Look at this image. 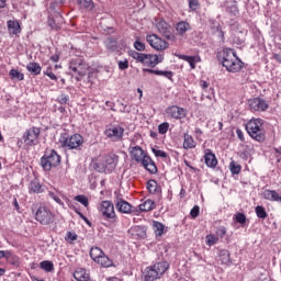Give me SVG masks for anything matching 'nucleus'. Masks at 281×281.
<instances>
[{
  "label": "nucleus",
  "mask_w": 281,
  "mask_h": 281,
  "mask_svg": "<svg viewBox=\"0 0 281 281\" xmlns=\"http://www.w3.org/2000/svg\"><path fill=\"white\" fill-rule=\"evenodd\" d=\"M130 155L134 161L140 164L147 172L150 175H157V165L153 161V158L144 153V149L139 146H134L130 148Z\"/></svg>",
  "instance_id": "1"
},
{
  "label": "nucleus",
  "mask_w": 281,
  "mask_h": 281,
  "mask_svg": "<svg viewBox=\"0 0 281 281\" xmlns=\"http://www.w3.org/2000/svg\"><path fill=\"white\" fill-rule=\"evenodd\" d=\"M159 261L156 263L147 267L144 271L143 274V280L144 281H155V280H160V278L170 269V263L168 261L158 258Z\"/></svg>",
  "instance_id": "2"
},
{
  "label": "nucleus",
  "mask_w": 281,
  "mask_h": 281,
  "mask_svg": "<svg viewBox=\"0 0 281 281\" xmlns=\"http://www.w3.org/2000/svg\"><path fill=\"white\" fill-rule=\"evenodd\" d=\"M246 131L255 142L262 144L267 139V132L265 131V121L262 119H251L246 123Z\"/></svg>",
  "instance_id": "3"
},
{
  "label": "nucleus",
  "mask_w": 281,
  "mask_h": 281,
  "mask_svg": "<svg viewBox=\"0 0 281 281\" xmlns=\"http://www.w3.org/2000/svg\"><path fill=\"white\" fill-rule=\"evenodd\" d=\"M85 144V138L80 134H69L64 133L59 136V146L65 148V150H80V146Z\"/></svg>",
  "instance_id": "4"
},
{
  "label": "nucleus",
  "mask_w": 281,
  "mask_h": 281,
  "mask_svg": "<svg viewBox=\"0 0 281 281\" xmlns=\"http://www.w3.org/2000/svg\"><path fill=\"white\" fill-rule=\"evenodd\" d=\"M131 58H134L137 63H142L145 67H157L159 63H164V55H151L138 53L136 50H130Z\"/></svg>",
  "instance_id": "5"
},
{
  "label": "nucleus",
  "mask_w": 281,
  "mask_h": 281,
  "mask_svg": "<svg viewBox=\"0 0 281 281\" xmlns=\"http://www.w3.org/2000/svg\"><path fill=\"white\" fill-rule=\"evenodd\" d=\"M41 166L43 170L49 172L52 168H58L60 166V155L55 149L47 150L41 158Z\"/></svg>",
  "instance_id": "6"
},
{
  "label": "nucleus",
  "mask_w": 281,
  "mask_h": 281,
  "mask_svg": "<svg viewBox=\"0 0 281 281\" xmlns=\"http://www.w3.org/2000/svg\"><path fill=\"white\" fill-rule=\"evenodd\" d=\"M99 212L104 221L114 223V221L117 218V215L115 214V205L109 200H103L100 203Z\"/></svg>",
  "instance_id": "7"
},
{
  "label": "nucleus",
  "mask_w": 281,
  "mask_h": 281,
  "mask_svg": "<svg viewBox=\"0 0 281 281\" xmlns=\"http://www.w3.org/2000/svg\"><path fill=\"white\" fill-rule=\"evenodd\" d=\"M35 221L41 225H52L54 223V213L49 207L40 205L35 212Z\"/></svg>",
  "instance_id": "8"
},
{
  "label": "nucleus",
  "mask_w": 281,
  "mask_h": 281,
  "mask_svg": "<svg viewBox=\"0 0 281 281\" xmlns=\"http://www.w3.org/2000/svg\"><path fill=\"white\" fill-rule=\"evenodd\" d=\"M156 27L161 36H164L167 41H170V43L177 45V35L172 33V26L168 24L166 20H158L156 22Z\"/></svg>",
  "instance_id": "9"
},
{
  "label": "nucleus",
  "mask_w": 281,
  "mask_h": 281,
  "mask_svg": "<svg viewBox=\"0 0 281 281\" xmlns=\"http://www.w3.org/2000/svg\"><path fill=\"white\" fill-rule=\"evenodd\" d=\"M69 69L78 74L80 78H85L91 67L82 58H74L69 61Z\"/></svg>",
  "instance_id": "10"
},
{
  "label": "nucleus",
  "mask_w": 281,
  "mask_h": 281,
  "mask_svg": "<svg viewBox=\"0 0 281 281\" xmlns=\"http://www.w3.org/2000/svg\"><path fill=\"white\" fill-rule=\"evenodd\" d=\"M104 135L111 142H122L124 139V127L121 125H109L104 131Z\"/></svg>",
  "instance_id": "11"
},
{
  "label": "nucleus",
  "mask_w": 281,
  "mask_h": 281,
  "mask_svg": "<svg viewBox=\"0 0 281 281\" xmlns=\"http://www.w3.org/2000/svg\"><path fill=\"white\" fill-rule=\"evenodd\" d=\"M146 41L153 49L156 52H164L168 49L169 45L164 38L159 37L157 34H150L146 36Z\"/></svg>",
  "instance_id": "12"
},
{
  "label": "nucleus",
  "mask_w": 281,
  "mask_h": 281,
  "mask_svg": "<svg viewBox=\"0 0 281 281\" xmlns=\"http://www.w3.org/2000/svg\"><path fill=\"white\" fill-rule=\"evenodd\" d=\"M41 135V127H31L24 133V142L27 146H36L38 144V137Z\"/></svg>",
  "instance_id": "13"
},
{
  "label": "nucleus",
  "mask_w": 281,
  "mask_h": 281,
  "mask_svg": "<svg viewBox=\"0 0 281 281\" xmlns=\"http://www.w3.org/2000/svg\"><path fill=\"white\" fill-rule=\"evenodd\" d=\"M248 106L252 113H256L267 111V109H269V103L265 99L255 98L248 101Z\"/></svg>",
  "instance_id": "14"
},
{
  "label": "nucleus",
  "mask_w": 281,
  "mask_h": 281,
  "mask_svg": "<svg viewBox=\"0 0 281 281\" xmlns=\"http://www.w3.org/2000/svg\"><path fill=\"white\" fill-rule=\"evenodd\" d=\"M101 157H102V159L105 164V168H106L109 175L115 168H117V164H120V156H117L116 154H113V153H109V154H105Z\"/></svg>",
  "instance_id": "15"
},
{
  "label": "nucleus",
  "mask_w": 281,
  "mask_h": 281,
  "mask_svg": "<svg viewBox=\"0 0 281 281\" xmlns=\"http://www.w3.org/2000/svg\"><path fill=\"white\" fill-rule=\"evenodd\" d=\"M166 115L167 117H172V120H183L188 115V112L183 108L171 105L166 109Z\"/></svg>",
  "instance_id": "16"
},
{
  "label": "nucleus",
  "mask_w": 281,
  "mask_h": 281,
  "mask_svg": "<svg viewBox=\"0 0 281 281\" xmlns=\"http://www.w3.org/2000/svg\"><path fill=\"white\" fill-rule=\"evenodd\" d=\"M218 58L222 61L223 67L229 65L233 60H236L238 56H236V52L232 48H224L218 53Z\"/></svg>",
  "instance_id": "17"
},
{
  "label": "nucleus",
  "mask_w": 281,
  "mask_h": 281,
  "mask_svg": "<svg viewBox=\"0 0 281 281\" xmlns=\"http://www.w3.org/2000/svg\"><path fill=\"white\" fill-rule=\"evenodd\" d=\"M176 38L177 43L181 41V38L186 37V33L190 32L192 30V26L187 21H180L176 23Z\"/></svg>",
  "instance_id": "18"
},
{
  "label": "nucleus",
  "mask_w": 281,
  "mask_h": 281,
  "mask_svg": "<svg viewBox=\"0 0 281 281\" xmlns=\"http://www.w3.org/2000/svg\"><path fill=\"white\" fill-rule=\"evenodd\" d=\"M45 192V187L41 184V181L37 178H34L29 183V194H43Z\"/></svg>",
  "instance_id": "19"
},
{
  "label": "nucleus",
  "mask_w": 281,
  "mask_h": 281,
  "mask_svg": "<svg viewBox=\"0 0 281 281\" xmlns=\"http://www.w3.org/2000/svg\"><path fill=\"white\" fill-rule=\"evenodd\" d=\"M128 234L135 240H142L146 238V226H134L128 229Z\"/></svg>",
  "instance_id": "20"
},
{
  "label": "nucleus",
  "mask_w": 281,
  "mask_h": 281,
  "mask_svg": "<svg viewBox=\"0 0 281 281\" xmlns=\"http://www.w3.org/2000/svg\"><path fill=\"white\" fill-rule=\"evenodd\" d=\"M204 161L207 168H216L218 166V160L216 159V155L212 153V149L204 150Z\"/></svg>",
  "instance_id": "21"
},
{
  "label": "nucleus",
  "mask_w": 281,
  "mask_h": 281,
  "mask_svg": "<svg viewBox=\"0 0 281 281\" xmlns=\"http://www.w3.org/2000/svg\"><path fill=\"white\" fill-rule=\"evenodd\" d=\"M92 168L97 172L109 175V170L106 169V164L104 162V159L102 158V156H99L92 160Z\"/></svg>",
  "instance_id": "22"
},
{
  "label": "nucleus",
  "mask_w": 281,
  "mask_h": 281,
  "mask_svg": "<svg viewBox=\"0 0 281 281\" xmlns=\"http://www.w3.org/2000/svg\"><path fill=\"white\" fill-rule=\"evenodd\" d=\"M243 61L240 58L235 57L229 64H227L225 67L226 70H228L231 74H238L240 69H243Z\"/></svg>",
  "instance_id": "23"
},
{
  "label": "nucleus",
  "mask_w": 281,
  "mask_h": 281,
  "mask_svg": "<svg viewBox=\"0 0 281 281\" xmlns=\"http://www.w3.org/2000/svg\"><path fill=\"white\" fill-rule=\"evenodd\" d=\"M115 207L117 212H121V214H131L133 206L125 200H119L115 204Z\"/></svg>",
  "instance_id": "24"
},
{
  "label": "nucleus",
  "mask_w": 281,
  "mask_h": 281,
  "mask_svg": "<svg viewBox=\"0 0 281 281\" xmlns=\"http://www.w3.org/2000/svg\"><path fill=\"white\" fill-rule=\"evenodd\" d=\"M9 34H21V24L16 20H9L7 22Z\"/></svg>",
  "instance_id": "25"
},
{
  "label": "nucleus",
  "mask_w": 281,
  "mask_h": 281,
  "mask_svg": "<svg viewBox=\"0 0 281 281\" xmlns=\"http://www.w3.org/2000/svg\"><path fill=\"white\" fill-rule=\"evenodd\" d=\"M218 258L221 260V265H226V266L232 265V255L229 254V250L221 249L218 251Z\"/></svg>",
  "instance_id": "26"
},
{
  "label": "nucleus",
  "mask_w": 281,
  "mask_h": 281,
  "mask_svg": "<svg viewBox=\"0 0 281 281\" xmlns=\"http://www.w3.org/2000/svg\"><path fill=\"white\" fill-rule=\"evenodd\" d=\"M262 196L266 199V201H274L277 203L280 201V194H278V191L276 190L266 189L262 193Z\"/></svg>",
  "instance_id": "27"
},
{
  "label": "nucleus",
  "mask_w": 281,
  "mask_h": 281,
  "mask_svg": "<svg viewBox=\"0 0 281 281\" xmlns=\"http://www.w3.org/2000/svg\"><path fill=\"white\" fill-rule=\"evenodd\" d=\"M153 229L156 238H161L164 236V232L166 231V226L161 222L154 221Z\"/></svg>",
  "instance_id": "28"
},
{
  "label": "nucleus",
  "mask_w": 281,
  "mask_h": 281,
  "mask_svg": "<svg viewBox=\"0 0 281 281\" xmlns=\"http://www.w3.org/2000/svg\"><path fill=\"white\" fill-rule=\"evenodd\" d=\"M183 148L184 150H190L192 148H196V142L192 137V135L186 133L184 140H183Z\"/></svg>",
  "instance_id": "29"
},
{
  "label": "nucleus",
  "mask_w": 281,
  "mask_h": 281,
  "mask_svg": "<svg viewBox=\"0 0 281 281\" xmlns=\"http://www.w3.org/2000/svg\"><path fill=\"white\" fill-rule=\"evenodd\" d=\"M94 262H97V265H100L105 269H108L109 267H113V260L109 258V256H106L104 252Z\"/></svg>",
  "instance_id": "30"
},
{
  "label": "nucleus",
  "mask_w": 281,
  "mask_h": 281,
  "mask_svg": "<svg viewBox=\"0 0 281 281\" xmlns=\"http://www.w3.org/2000/svg\"><path fill=\"white\" fill-rule=\"evenodd\" d=\"M26 69L32 76H40L43 68H41V65L38 63L31 61L26 65Z\"/></svg>",
  "instance_id": "31"
},
{
  "label": "nucleus",
  "mask_w": 281,
  "mask_h": 281,
  "mask_svg": "<svg viewBox=\"0 0 281 281\" xmlns=\"http://www.w3.org/2000/svg\"><path fill=\"white\" fill-rule=\"evenodd\" d=\"M74 278L77 281H89V273H87V270L79 268L74 272Z\"/></svg>",
  "instance_id": "32"
},
{
  "label": "nucleus",
  "mask_w": 281,
  "mask_h": 281,
  "mask_svg": "<svg viewBox=\"0 0 281 281\" xmlns=\"http://www.w3.org/2000/svg\"><path fill=\"white\" fill-rule=\"evenodd\" d=\"M181 60H186V63H189L191 69H196V63L201 60L198 56H188V55H180Z\"/></svg>",
  "instance_id": "33"
},
{
  "label": "nucleus",
  "mask_w": 281,
  "mask_h": 281,
  "mask_svg": "<svg viewBox=\"0 0 281 281\" xmlns=\"http://www.w3.org/2000/svg\"><path fill=\"white\" fill-rule=\"evenodd\" d=\"M104 45L109 52H117V40L114 37H108Z\"/></svg>",
  "instance_id": "34"
},
{
  "label": "nucleus",
  "mask_w": 281,
  "mask_h": 281,
  "mask_svg": "<svg viewBox=\"0 0 281 281\" xmlns=\"http://www.w3.org/2000/svg\"><path fill=\"white\" fill-rule=\"evenodd\" d=\"M104 254L100 247L94 246L90 249V258L93 260V262H97L101 258V256Z\"/></svg>",
  "instance_id": "35"
},
{
  "label": "nucleus",
  "mask_w": 281,
  "mask_h": 281,
  "mask_svg": "<svg viewBox=\"0 0 281 281\" xmlns=\"http://www.w3.org/2000/svg\"><path fill=\"white\" fill-rule=\"evenodd\" d=\"M77 3L81 10H93L95 8L93 0H77Z\"/></svg>",
  "instance_id": "36"
},
{
  "label": "nucleus",
  "mask_w": 281,
  "mask_h": 281,
  "mask_svg": "<svg viewBox=\"0 0 281 281\" xmlns=\"http://www.w3.org/2000/svg\"><path fill=\"white\" fill-rule=\"evenodd\" d=\"M140 212H150L155 210V201L153 200H146L142 204H139Z\"/></svg>",
  "instance_id": "37"
},
{
  "label": "nucleus",
  "mask_w": 281,
  "mask_h": 281,
  "mask_svg": "<svg viewBox=\"0 0 281 281\" xmlns=\"http://www.w3.org/2000/svg\"><path fill=\"white\" fill-rule=\"evenodd\" d=\"M60 16H56V18H52V16H49L48 18V25H49V27H50V30H56V31H58V30H60V22H58V21H60Z\"/></svg>",
  "instance_id": "38"
},
{
  "label": "nucleus",
  "mask_w": 281,
  "mask_h": 281,
  "mask_svg": "<svg viewBox=\"0 0 281 281\" xmlns=\"http://www.w3.org/2000/svg\"><path fill=\"white\" fill-rule=\"evenodd\" d=\"M9 76L11 78V80H25V75H23V72L16 70V69H11L9 71Z\"/></svg>",
  "instance_id": "39"
},
{
  "label": "nucleus",
  "mask_w": 281,
  "mask_h": 281,
  "mask_svg": "<svg viewBox=\"0 0 281 281\" xmlns=\"http://www.w3.org/2000/svg\"><path fill=\"white\" fill-rule=\"evenodd\" d=\"M40 269L46 271V273H52V271H54V262L49 260L42 261L40 263Z\"/></svg>",
  "instance_id": "40"
},
{
  "label": "nucleus",
  "mask_w": 281,
  "mask_h": 281,
  "mask_svg": "<svg viewBox=\"0 0 281 281\" xmlns=\"http://www.w3.org/2000/svg\"><path fill=\"white\" fill-rule=\"evenodd\" d=\"M147 190L150 194H157L159 192V184L156 180H149L147 181Z\"/></svg>",
  "instance_id": "41"
},
{
  "label": "nucleus",
  "mask_w": 281,
  "mask_h": 281,
  "mask_svg": "<svg viewBox=\"0 0 281 281\" xmlns=\"http://www.w3.org/2000/svg\"><path fill=\"white\" fill-rule=\"evenodd\" d=\"M255 213L257 214V217L262 218V221H265V218L269 216V214H267V210L265 209V206H260V205L255 207Z\"/></svg>",
  "instance_id": "42"
},
{
  "label": "nucleus",
  "mask_w": 281,
  "mask_h": 281,
  "mask_svg": "<svg viewBox=\"0 0 281 281\" xmlns=\"http://www.w3.org/2000/svg\"><path fill=\"white\" fill-rule=\"evenodd\" d=\"M151 153L155 155V157H158L160 159H168V153L157 148V147H153L151 148Z\"/></svg>",
  "instance_id": "43"
},
{
  "label": "nucleus",
  "mask_w": 281,
  "mask_h": 281,
  "mask_svg": "<svg viewBox=\"0 0 281 281\" xmlns=\"http://www.w3.org/2000/svg\"><path fill=\"white\" fill-rule=\"evenodd\" d=\"M229 170L232 172V175H240V170H243V167L237 164L236 161H232L229 164Z\"/></svg>",
  "instance_id": "44"
},
{
  "label": "nucleus",
  "mask_w": 281,
  "mask_h": 281,
  "mask_svg": "<svg viewBox=\"0 0 281 281\" xmlns=\"http://www.w3.org/2000/svg\"><path fill=\"white\" fill-rule=\"evenodd\" d=\"M48 195L54 200L55 203L63 205V200H60V195H58V191H56V189L48 191Z\"/></svg>",
  "instance_id": "45"
},
{
  "label": "nucleus",
  "mask_w": 281,
  "mask_h": 281,
  "mask_svg": "<svg viewBox=\"0 0 281 281\" xmlns=\"http://www.w3.org/2000/svg\"><path fill=\"white\" fill-rule=\"evenodd\" d=\"M218 243V236L214 235V234H210L206 236V245L209 247H212L214 245H216Z\"/></svg>",
  "instance_id": "46"
},
{
  "label": "nucleus",
  "mask_w": 281,
  "mask_h": 281,
  "mask_svg": "<svg viewBox=\"0 0 281 281\" xmlns=\"http://www.w3.org/2000/svg\"><path fill=\"white\" fill-rule=\"evenodd\" d=\"M7 261H9V263L13 265L14 267H19V258L16 257V255L12 254V251H9Z\"/></svg>",
  "instance_id": "47"
},
{
  "label": "nucleus",
  "mask_w": 281,
  "mask_h": 281,
  "mask_svg": "<svg viewBox=\"0 0 281 281\" xmlns=\"http://www.w3.org/2000/svg\"><path fill=\"white\" fill-rule=\"evenodd\" d=\"M75 201L81 203L83 207H89V198H87V195H77L75 196Z\"/></svg>",
  "instance_id": "48"
},
{
  "label": "nucleus",
  "mask_w": 281,
  "mask_h": 281,
  "mask_svg": "<svg viewBox=\"0 0 281 281\" xmlns=\"http://www.w3.org/2000/svg\"><path fill=\"white\" fill-rule=\"evenodd\" d=\"M156 76H162L164 78H167V80H172V76H175V72L170 70H158L156 72Z\"/></svg>",
  "instance_id": "49"
},
{
  "label": "nucleus",
  "mask_w": 281,
  "mask_h": 281,
  "mask_svg": "<svg viewBox=\"0 0 281 281\" xmlns=\"http://www.w3.org/2000/svg\"><path fill=\"white\" fill-rule=\"evenodd\" d=\"M168 128H170V123H161L160 125H158V133L160 135H166L168 133Z\"/></svg>",
  "instance_id": "50"
},
{
  "label": "nucleus",
  "mask_w": 281,
  "mask_h": 281,
  "mask_svg": "<svg viewBox=\"0 0 281 281\" xmlns=\"http://www.w3.org/2000/svg\"><path fill=\"white\" fill-rule=\"evenodd\" d=\"M134 48L136 52H145L146 50V44H144L139 38H137L134 42Z\"/></svg>",
  "instance_id": "51"
},
{
  "label": "nucleus",
  "mask_w": 281,
  "mask_h": 281,
  "mask_svg": "<svg viewBox=\"0 0 281 281\" xmlns=\"http://www.w3.org/2000/svg\"><path fill=\"white\" fill-rule=\"evenodd\" d=\"M235 221L240 225H245V223H247V216L244 213H237L235 215Z\"/></svg>",
  "instance_id": "52"
},
{
  "label": "nucleus",
  "mask_w": 281,
  "mask_h": 281,
  "mask_svg": "<svg viewBox=\"0 0 281 281\" xmlns=\"http://www.w3.org/2000/svg\"><path fill=\"white\" fill-rule=\"evenodd\" d=\"M225 234H227V229L224 226H221L216 231V236L220 238H225Z\"/></svg>",
  "instance_id": "53"
},
{
  "label": "nucleus",
  "mask_w": 281,
  "mask_h": 281,
  "mask_svg": "<svg viewBox=\"0 0 281 281\" xmlns=\"http://www.w3.org/2000/svg\"><path fill=\"white\" fill-rule=\"evenodd\" d=\"M201 210L199 207V205H195L192 207L191 212H190V216L193 218H196L200 214Z\"/></svg>",
  "instance_id": "54"
},
{
  "label": "nucleus",
  "mask_w": 281,
  "mask_h": 281,
  "mask_svg": "<svg viewBox=\"0 0 281 281\" xmlns=\"http://www.w3.org/2000/svg\"><path fill=\"white\" fill-rule=\"evenodd\" d=\"M199 0H189L190 10L196 11L199 10Z\"/></svg>",
  "instance_id": "55"
},
{
  "label": "nucleus",
  "mask_w": 281,
  "mask_h": 281,
  "mask_svg": "<svg viewBox=\"0 0 281 281\" xmlns=\"http://www.w3.org/2000/svg\"><path fill=\"white\" fill-rule=\"evenodd\" d=\"M58 102H59V104H69V95H67V94H61V95L58 98Z\"/></svg>",
  "instance_id": "56"
},
{
  "label": "nucleus",
  "mask_w": 281,
  "mask_h": 281,
  "mask_svg": "<svg viewBox=\"0 0 281 281\" xmlns=\"http://www.w3.org/2000/svg\"><path fill=\"white\" fill-rule=\"evenodd\" d=\"M128 68V60L124 59L119 61V69H121V71H124Z\"/></svg>",
  "instance_id": "57"
},
{
  "label": "nucleus",
  "mask_w": 281,
  "mask_h": 281,
  "mask_svg": "<svg viewBox=\"0 0 281 281\" xmlns=\"http://www.w3.org/2000/svg\"><path fill=\"white\" fill-rule=\"evenodd\" d=\"M66 240L74 243V240H78V235L76 233L68 232L66 235Z\"/></svg>",
  "instance_id": "58"
},
{
  "label": "nucleus",
  "mask_w": 281,
  "mask_h": 281,
  "mask_svg": "<svg viewBox=\"0 0 281 281\" xmlns=\"http://www.w3.org/2000/svg\"><path fill=\"white\" fill-rule=\"evenodd\" d=\"M44 76H48L50 80H58V77H56L55 74L52 72V68H47L46 71H44Z\"/></svg>",
  "instance_id": "59"
},
{
  "label": "nucleus",
  "mask_w": 281,
  "mask_h": 281,
  "mask_svg": "<svg viewBox=\"0 0 281 281\" xmlns=\"http://www.w3.org/2000/svg\"><path fill=\"white\" fill-rule=\"evenodd\" d=\"M66 0H54L50 3V8H53V10H56L58 5H64Z\"/></svg>",
  "instance_id": "60"
},
{
  "label": "nucleus",
  "mask_w": 281,
  "mask_h": 281,
  "mask_svg": "<svg viewBox=\"0 0 281 281\" xmlns=\"http://www.w3.org/2000/svg\"><path fill=\"white\" fill-rule=\"evenodd\" d=\"M76 213L78 214V216H80V218H82V221H85V223H87V225L91 226V221H89V218H87L85 214H82L80 211H76Z\"/></svg>",
  "instance_id": "61"
},
{
  "label": "nucleus",
  "mask_w": 281,
  "mask_h": 281,
  "mask_svg": "<svg viewBox=\"0 0 281 281\" xmlns=\"http://www.w3.org/2000/svg\"><path fill=\"white\" fill-rule=\"evenodd\" d=\"M211 27H216L217 32H221V24L215 22V20H210Z\"/></svg>",
  "instance_id": "62"
},
{
  "label": "nucleus",
  "mask_w": 281,
  "mask_h": 281,
  "mask_svg": "<svg viewBox=\"0 0 281 281\" xmlns=\"http://www.w3.org/2000/svg\"><path fill=\"white\" fill-rule=\"evenodd\" d=\"M236 135L240 142H245V134L243 133L241 130H236Z\"/></svg>",
  "instance_id": "63"
},
{
  "label": "nucleus",
  "mask_w": 281,
  "mask_h": 281,
  "mask_svg": "<svg viewBox=\"0 0 281 281\" xmlns=\"http://www.w3.org/2000/svg\"><path fill=\"white\" fill-rule=\"evenodd\" d=\"M272 58H273L274 60H277L278 63L281 64V54L274 53V54L272 55Z\"/></svg>",
  "instance_id": "64"
}]
</instances>
